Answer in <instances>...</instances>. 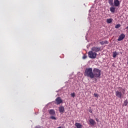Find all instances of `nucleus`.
Listing matches in <instances>:
<instances>
[{
	"label": "nucleus",
	"mask_w": 128,
	"mask_h": 128,
	"mask_svg": "<svg viewBox=\"0 0 128 128\" xmlns=\"http://www.w3.org/2000/svg\"><path fill=\"white\" fill-rule=\"evenodd\" d=\"M112 22V18H108L106 20L107 24H110Z\"/></svg>",
	"instance_id": "16"
},
{
	"label": "nucleus",
	"mask_w": 128,
	"mask_h": 128,
	"mask_svg": "<svg viewBox=\"0 0 128 128\" xmlns=\"http://www.w3.org/2000/svg\"><path fill=\"white\" fill-rule=\"evenodd\" d=\"M58 110L60 112L61 114H64V107L63 106H60L58 108Z\"/></svg>",
	"instance_id": "8"
},
{
	"label": "nucleus",
	"mask_w": 128,
	"mask_h": 128,
	"mask_svg": "<svg viewBox=\"0 0 128 128\" xmlns=\"http://www.w3.org/2000/svg\"><path fill=\"white\" fill-rule=\"evenodd\" d=\"M120 28V24H118L115 26V28Z\"/></svg>",
	"instance_id": "19"
},
{
	"label": "nucleus",
	"mask_w": 128,
	"mask_h": 128,
	"mask_svg": "<svg viewBox=\"0 0 128 128\" xmlns=\"http://www.w3.org/2000/svg\"><path fill=\"white\" fill-rule=\"evenodd\" d=\"M110 12H113L114 13L116 12V8L114 6H112V7L110 8Z\"/></svg>",
	"instance_id": "13"
},
{
	"label": "nucleus",
	"mask_w": 128,
	"mask_h": 128,
	"mask_svg": "<svg viewBox=\"0 0 128 128\" xmlns=\"http://www.w3.org/2000/svg\"><path fill=\"white\" fill-rule=\"evenodd\" d=\"M121 88V92L116 90L115 92L116 96L118 98H124V92H126V90L122 88Z\"/></svg>",
	"instance_id": "2"
},
{
	"label": "nucleus",
	"mask_w": 128,
	"mask_h": 128,
	"mask_svg": "<svg viewBox=\"0 0 128 128\" xmlns=\"http://www.w3.org/2000/svg\"><path fill=\"white\" fill-rule=\"evenodd\" d=\"M50 118H51V120H56V117L54 116H51L50 117Z\"/></svg>",
	"instance_id": "20"
},
{
	"label": "nucleus",
	"mask_w": 128,
	"mask_h": 128,
	"mask_svg": "<svg viewBox=\"0 0 128 128\" xmlns=\"http://www.w3.org/2000/svg\"><path fill=\"white\" fill-rule=\"evenodd\" d=\"M75 126H76V128H82V125L80 124V123L76 122L75 124Z\"/></svg>",
	"instance_id": "12"
},
{
	"label": "nucleus",
	"mask_w": 128,
	"mask_h": 128,
	"mask_svg": "<svg viewBox=\"0 0 128 128\" xmlns=\"http://www.w3.org/2000/svg\"><path fill=\"white\" fill-rule=\"evenodd\" d=\"M101 71L100 70L95 68L93 70V78H98L100 76Z\"/></svg>",
	"instance_id": "3"
},
{
	"label": "nucleus",
	"mask_w": 128,
	"mask_h": 128,
	"mask_svg": "<svg viewBox=\"0 0 128 128\" xmlns=\"http://www.w3.org/2000/svg\"><path fill=\"white\" fill-rule=\"evenodd\" d=\"M84 76L87 78H93L94 72H92V68H86L85 70Z\"/></svg>",
	"instance_id": "1"
},
{
	"label": "nucleus",
	"mask_w": 128,
	"mask_h": 128,
	"mask_svg": "<svg viewBox=\"0 0 128 128\" xmlns=\"http://www.w3.org/2000/svg\"><path fill=\"white\" fill-rule=\"evenodd\" d=\"M124 105L125 106H128V100H125L124 102Z\"/></svg>",
	"instance_id": "18"
},
{
	"label": "nucleus",
	"mask_w": 128,
	"mask_h": 128,
	"mask_svg": "<svg viewBox=\"0 0 128 128\" xmlns=\"http://www.w3.org/2000/svg\"><path fill=\"white\" fill-rule=\"evenodd\" d=\"M57 128H62V126H59V127H58Z\"/></svg>",
	"instance_id": "25"
},
{
	"label": "nucleus",
	"mask_w": 128,
	"mask_h": 128,
	"mask_svg": "<svg viewBox=\"0 0 128 128\" xmlns=\"http://www.w3.org/2000/svg\"><path fill=\"white\" fill-rule=\"evenodd\" d=\"M100 44H101V46H104V44H108V41L104 40V41L100 42Z\"/></svg>",
	"instance_id": "11"
},
{
	"label": "nucleus",
	"mask_w": 128,
	"mask_h": 128,
	"mask_svg": "<svg viewBox=\"0 0 128 128\" xmlns=\"http://www.w3.org/2000/svg\"><path fill=\"white\" fill-rule=\"evenodd\" d=\"M91 50L94 52H98L100 50V47L93 46Z\"/></svg>",
	"instance_id": "5"
},
{
	"label": "nucleus",
	"mask_w": 128,
	"mask_h": 128,
	"mask_svg": "<svg viewBox=\"0 0 128 128\" xmlns=\"http://www.w3.org/2000/svg\"><path fill=\"white\" fill-rule=\"evenodd\" d=\"M88 112H90V114H92V110H88Z\"/></svg>",
	"instance_id": "24"
},
{
	"label": "nucleus",
	"mask_w": 128,
	"mask_h": 128,
	"mask_svg": "<svg viewBox=\"0 0 128 128\" xmlns=\"http://www.w3.org/2000/svg\"><path fill=\"white\" fill-rule=\"evenodd\" d=\"M97 54L96 52H94L92 50L88 52V56L90 58H96Z\"/></svg>",
	"instance_id": "4"
},
{
	"label": "nucleus",
	"mask_w": 128,
	"mask_h": 128,
	"mask_svg": "<svg viewBox=\"0 0 128 128\" xmlns=\"http://www.w3.org/2000/svg\"><path fill=\"white\" fill-rule=\"evenodd\" d=\"M71 96H72V98H74V96H76V94H74V92L72 93Z\"/></svg>",
	"instance_id": "21"
},
{
	"label": "nucleus",
	"mask_w": 128,
	"mask_h": 128,
	"mask_svg": "<svg viewBox=\"0 0 128 128\" xmlns=\"http://www.w3.org/2000/svg\"><path fill=\"white\" fill-rule=\"evenodd\" d=\"M48 112L51 116H54V114H56V111L54 110H50Z\"/></svg>",
	"instance_id": "10"
},
{
	"label": "nucleus",
	"mask_w": 128,
	"mask_h": 128,
	"mask_svg": "<svg viewBox=\"0 0 128 128\" xmlns=\"http://www.w3.org/2000/svg\"><path fill=\"white\" fill-rule=\"evenodd\" d=\"M126 38V35H124V34H122L118 36V41L120 42L121 40H124V38Z\"/></svg>",
	"instance_id": "7"
},
{
	"label": "nucleus",
	"mask_w": 128,
	"mask_h": 128,
	"mask_svg": "<svg viewBox=\"0 0 128 128\" xmlns=\"http://www.w3.org/2000/svg\"><path fill=\"white\" fill-rule=\"evenodd\" d=\"M94 96H95V98H98V94H94Z\"/></svg>",
	"instance_id": "23"
},
{
	"label": "nucleus",
	"mask_w": 128,
	"mask_h": 128,
	"mask_svg": "<svg viewBox=\"0 0 128 128\" xmlns=\"http://www.w3.org/2000/svg\"><path fill=\"white\" fill-rule=\"evenodd\" d=\"M108 4L111 6H114V0H108Z\"/></svg>",
	"instance_id": "15"
},
{
	"label": "nucleus",
	"mask_w": 128,
	"mask_h": 128,
	"mask_svg": "<svg viewBox=\"0 0 128 128\" xmlns=\"http://www.w3.org/2000/svg\"><path fill=\"white\" fill-rule=\"evenodd\" d=\"M89 122L92 126H94V122H96L93 119H90Z\"/></svg>",
	"instance_id": "14"
},
{
	"label": "nucleus",
	"mask_w": 128,
	"mask_h": 128,
	"mask_svg": "<svg viewBox=\"0 0 128 128\" xmlns=\"http://www.w3.org/2000/svg\"><path fill=\"white\" fill-rule=\"evenodd\" d=\"M116 56H118V52H113L112 57L114 58Z\"/></svg>",
	"instance_id": "17"
},
{
	"label": "nucleus",
	"mask_w": 128,
	"mask_h": 128,
	"mask_svg": "<svg viewBox=\"0 0 128 128\" xmlns=\"http://www.w3.org/2000/svg\"><path fill=\"white\" fill-rule=\"evenodd\" d=\"M114 6H120V4L118 0H114Z\"/></svg>",
	"instance_id": "9"
},
{
	"label": "nucleus",
	"mask_w": 128,
	"mask_h": 128,
	"mask_svg": "<svg viewBox=\"0 0 128 128\" xmlns=\"http://www.w3.org/2000/svg\"><path fill=\"white\" fill-rule=\"evenodd\" d=\"M126 28L128 29V26H127V27Z\"/></svg>",
	"instance_id": "26"
},
{
	"label": "nucleus",
	"mask_w": 128,
	"mask_h": 128,
	"mask_svg": "<svg viewBox=\"0 0 128 128\" xmlns=\"http://www.w3.org/2000/svg\"><path fill=\"white\" fill-rule=\"evenodd\" d=\"M56 104H62V98H60V97H58L56 99Z\"/></svg>",
	"instance_id": "6"
},
{
	"label": "nucleus",
	"mask_w": 128,
	"mask_h": 128,
	"mask_svg": "<svg viewBox=\"0 0 128 128\" xmlns=\"http://www.w3.org/2000/svg\"><path fill=\"white\" fill-rule=\"evenodd\" d=\"M86 58H88V56H86V54H84V56H82V59L86 60Z\"/></svg>",
	"instance_id": "22"
}]
</instances>
